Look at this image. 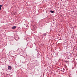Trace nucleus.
Returning a JSON list of instances; mask_svg holds the SVG:
<instances>
[{"label":"nucleus","instance_id":"obj_1","mask_svg":"<svg viewBox=\"0 0 77 77\" xmlns=\"http://www.w3.org/2000/svg\"><path fill=\"white\" fill-rule=\"evenodd\" d=\"M16 14V11H13L11 12L12 15H15Z\"/></svg>","mask_w":77,"mask_h":77},{"label":"nucleus","instance_id":"obj_2","mask_svg":"<svg viewBox=\"0 0 77 77\" xmlns=\"http://www.w3.org/2000/svg\"><path fill=\"white\" fill-rule=\"evenodd\" d=\"M12 29H16L17 28V26H14L11 27Z\"/></svg>","mask_w":77,"mask_h":77},{"label":"nucleus","instance_id":"obj_3","mask_svg":"<svg viewBox=\"0 0 77 77\" xmlns=\"http://www.w3.org/2000/svg\"><path fill=\"white\" fill-rule=\"evenodd\" d=\"M8 68L9 70H11V69H12V67H11V66H8Z\"/></svg>","mask_w":77,"mask_h":77},{"label":"nucleus","instance_id":"obj_4","mask_svg":"<svg viewBox=\"0 0 77 77\" xmlns=\"http://www.w3.org/2000/svg\"><path fill=\"white\" fill-rule=\"evenodd\" d=\"M48 32H47L46 33H45L43 34V35L44 36H45L47 35V33Z\"/></svg>","mask_w":77,"mask_h":77},{"label":"nucleus","instance_id":"obj_5","mask_svg":"<svg viewBox=\"0 0 77 77\" xmlns=\"http://www.w3.org/2000/svg\"><path fill=\"white\" fill-rule=\"evenodd\" d=\"M50 12H51V13H52L53 14V13H54V11H50Z\"/></svg>","mask_w":77,"mask_h":77},{"label":"nucleus","instance_id":"obj_6","mask_svg":"<svg viewBox=\"0 0 77 77\" xmlns=\"http://www.w3.org/2000/svg\"><path fill=\"white\" fill-rule=\"evenodd\" d=\"M65 62H66V63H67V62H68V63H69V61H67L66 60L65 61Z\"/></svg>","mask_w":77,"mask_h":77},{"label":"nucleus","instance_id":"obj_7","mask_svg":"<svg viewBox=\"0 0 77 77\" xmlns=\"http://www.w3.org/2000/svg\"><path fill=\"white\" fill-rule=\"evenodd\" d=\"M17 53H18V54H20V52L19 51H18Z\"/></svg>","mask_w":77,"mask_h":77},{"label":"nucleus","instance_id":"obj_8","mask_svg":"<svg viewBox=\"0 0 77 77\" xmlns=\"http://www.w3.org/2000/svg\"><path fill=\"white\" fill-rule=\"evenodd\" d=\"M35 30H36V28H35V29H33L34 31H35Z\"/></svg>","mask_w":77,"mask_h":77},{"label":"nucleus","instance_id":"obj_9","mask_svg":"<svg viewBox=\"0 0 77 77\" xmlns=\"http://www.w3.org/2000/svg\"><path fill=\"white\" fill-rule=\"evenodd\" d=\"M2 5H0V7H1V8H2Z\"/></svg>","mask_w":77,"mask_h":77},{"label":"nucleus","instance_id":"obj_10","mask_svg":"<svg viewBox=\"0 0 77 77\" xmlns=\"http://www.w3.org/2000/svg\"><path fill=\"white\" fill-rule=\"evenodd\" d=\"M8 5H6L5 6H8Z\"/></svg>","mask_w":77,"mask_h":77},{"label":"nucleus","instance_id":"obj_11","mask_svg":"<svg viewBox=\"0 0 77 77\" xmlns=\"http://www.w3.org/2000/svg\"><path fill=\"white\" fill-rule=\"evenodd\" d=\"M2 9V7H0V10H1Z\"/></svg>","mask_w":77,"mask_h":77},{"label":"nucleus","instance_id":"obj_12","mask_svg":"<svg viewBox=\"0 0 77 77\" xmlns=\"http://www.w3.org/2000/svg\"><path fill=\"white\" fill-rule=\"evenodd\" d=\"M18 38V39H20V38H19V37H17V38Z\"/></svg>","mask_w":77,"mask_h":77},{"label":"nucleus","instance_id":"obj_13","mask_svg":"<svg viewBox=\"0 0 77 77\" xmlns=\"http://www.w3.org/2000/svg\"><path fill=\"white\" fill-rule=\"evenodd\" d=\"M32 56H33V57H34V55H32Z\"/></svg>","mask_w":77,"mask_h":77},{"label":"nucleus","instance_id":"obj_14","mask_svg":"<svg viewBox=\"0 0 77 77\" xmlns=\"http://www.w3.org/2000/svg\"><path fill=\"white\" fill-rule=\"evenodd\" d=\"M26 56H27V54H26Z\"/></svg>","mask_w":77,"mask_h":77},{"label":"nucleus","instance_id":"obj_15","mask_svg":"<svg viewBox=\"0 0 77 77\" xmlns=\"http://www.w3.org/2000/svg\"><path fill=\"white\" fill-rule=\"evenodd\" d=\"M33 58L34 59V58Z\"/></svg>","mask_w":77,"mask_h":77}]
</instances>
